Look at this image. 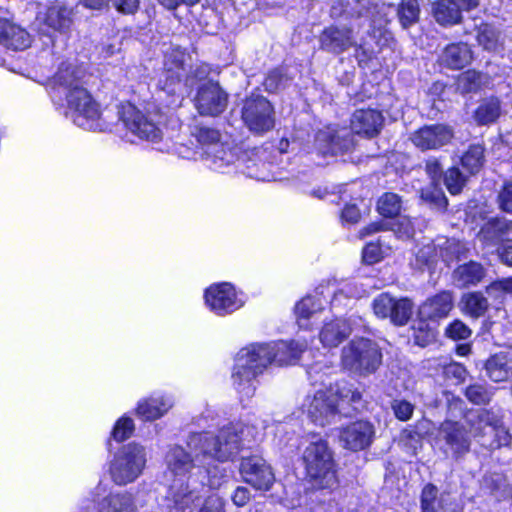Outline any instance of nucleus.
I'll use <instances>...</instances> for the list:
<instances>
[{
  "label": "nucleus",
  "mask_w": 512,
  "mask_h": 512,
  "mask_svg": "<svg viewBox=\"0 0 512 512\" xmlns=\"http://www.w3.org/2000/svg\"><path fill=\"white\" fill-rule=\"evenodd\" d=\"M472 334L471 329L460 320H454L445 329V335L452 340H466Z\"/></svg>",
  "instance_id": "603ef678"
},
{
  "label": "nucleus",
  "mask_w": 512,
  "mask_h": 512,
  "mask_svg": "<svg viewBox=\"0 0 512 512\" xmlns=\"http://www.w3.org/2000/svg\"><path fill=\"white\" fill-rule=\"evenodd\" d=\"M466 398L476 405L488 404L493 396V392L485 384L474 383L465 389Z\"/></svg>",
  "instance_id": "a18cd8bd"
},
{
  "label": "nucleus",
  "mask_w": 512,
  "mask_h": 512,
  "mask_svg": "<svg viewBox=\"0 0 512 512\" xmlns=\"http://www.w3.org/2000/svg\"><path fill=\"white\" fill-rule=\"evenodd\" d=\"M341 363L344 369L362 376L374 373L382 363V352L374 341L354 338L342 348Z\"/></svg>",
  "instance_id": "0eeeda50"
},
{
  "label": "nucleus",
  "mask_w": 512,
  "mask_h": 512,
  "mask_svg": "<svg viewBox=\"0 0 512 512\" xmlns=\"http://www.w3.org/2000/svg\"><path fill=\"white\" fill-rule=\"evenodd\" d=\"M444 182L448 191L451 194L456 195L462 191V188L466 182V178L460 172L459 168L452 167L446 171L444 175Z\"/></svg>",
  "instance_id": "09e8293b"
},
{
  "label": "nucleus",
  "mask_w": 512,
  "mask_h": 512,
  "mask_svg": "<svg viewBox=\"0 0 512 512\" xmlns=\"http://www.w3.org/2000/svg\"><path fill=\"white\" fill-rule=\"evenodd\" d=\"M497 203L501 211L512 215V181L503 184L498 192Z\"/></svg>",
  "instance_id": "6e6d98bb"
},
{
  "label": "nucleus",
  "mask_w": 512,
  "mask_h": 512,
  "mask_svg": "<svg viewBox=\"0 0 512 512\" xmlns=\"http://www.w3.org/2000/svg\"><path fill=\"white\" fill-rule=\"evenodd\" d=\"M450 504L448 493H439L433 484H427L421 493V512H446Z\"/></svg>",
  "instance_id": "72a5a7b5"
},
{
  "label": "nucleus",
  "mask_w": 512,
  "mask_h": 512,
  "mask_svg": "<svg viewBox=\"0 0 512 512\" xmlns=\"http://www.w3.org/2000/svg\"><path fill=\"white\" fill-rule=\"evenodd\" d=\"M432 14L436 22L443 26H451L461 22L462 10L452 0H438L432 6Z\"/></svg>",
  "instance_id": "f704fd0d"
},
{
  "label": "nucleus",
  "mask_w": 512,
  "mask_h": 512,
  "mask_svg": "<svg viewBox=\"0 0 512 512\" xmlns=\"http://www.w3.org/2000/svg\"><path fill=\"white\" fill-rule=\"evenodd\" d=\"M488 307V299L480 292H471L462 296L461 310L464 314L472 318L477 319L484 316Z\"/></svg>",
  "instance_id": "58836bf2"
},
{
  "label": "nucleus",
  "mask_w": 512,
  "mask_h": 512,
  "mask_svg": "<svg viewBox=\"0 0 512 512\" xmlns=\"http://www.w3.org/2000/svg\"><path fill=\"white\" fill-rule=\"evenodd\" d=\"M402 208V200L395 193L383 194L377 202V210L384 217L397 216Z\"/></svg>",
  "instance_id": "37998d69"
},
{
  "label": "nucleus",
  "mask_w": 512,
  "mask_h": 512,
  "mask_svg": "<svg viewBox=\"0 0 512 512\" xmlns=\"http://www.w3.org/2000/svg\"><path fill=\"white\" fill-rule=\"evenodd\" d=\"M122 14H135L140 5L139 0H109V4Z\"/></svg>",
  "instance_id": "bf43d9fd"
},
{
  "label": "nucleus",
  "mask_w": 512,
  "mask_h": 512,
  "mask_svg": "<svg viewBox=\"0 0 512 512\" xmlns=\"http://www.w3.org/2000/svg\"><path fill=\"white\" fill-rule=\"evenodd\" d=\"M362 257L366 264H374L379 262L382 258L380 246L375 243L367 244L363 249Z\"/></svg>",
  "instance_id": "680f3d73"
},
{
  "label": "nucleus",
  "mask_w": 512,
  "mask_h": 512,
  "mask_svg": "<svg viewBox=\"0 0 512 512\" xmlns=\"http://www.w3.org/2000/svg\"><path fill=\"white\" fill-rule=\"evenodd\" d=\"M146 464L145 448L136 443L122 447L110 465L112 480L117 485L134 482L142 473Z\"/></svg>",
  "instance_id": "6e6552de"
},
{
  "label": "nucleus",
  "mask_w": 512,
  "mask_h": 512,
  "mask_svg": "<svg viewBox=\"0 0 512 512\" xmlns=\"http://www.w3.org/2000/svg\"><path fill=\"white\" fill-rule=\"evenodd\" d=\"M465 422L445 420L441 423L438 434L446 445L445 452L451 453L453 458H460L469 452L471 446L470 430Z\"/></svg>",
  "instance_id": "4468645a"
},
{
  "label": "nucleus",
  "mask_w": 512,
  "mask_h": 512,
  "mask_svg": "<svg viewBox=\"0 0 512 512\" xmlns=\"http://www.w3.org/2000/svg\"><path fill=\"white\" fill-rule=\"evenodd\" d=\"M465 423L471 435L487 449H498L511 442V436L501 419L492 411L485 409L471 410L465 415Z\"/></svg>",
  "instance_id": "39448f33"
},
{
  "label": "nucleus",
  "mask_w": 512,
  "mask_h": 512,
  "mask_svg": "<svg viewBox=\"0 0 512 512\" xmlns=\"http://www.w3.org/2000/svg\"><path fill=\"white\" fill-rule=\"evenodd\" d=\"M338 395L342 401L351 404L354 410H360L363 407L362 393L357 389L344 386L338 390Z\"/></svg>",
  "instance_id": "5fc2aeb1"
},
{
  "label": "nucleus",
  "mask_w": 512,
  "mask_h": 512,
  "mask_svg": "<svg viewBox=\"0 0 512 512\" xmlns=\"http://www.w3.org/2000/svg\"><path fill=\"white\" fill-rule=\"evenodd\" d=\"M351 333V324L345 319L336 318L324 323L319 332V339L324 347L333 348L341 344Z\"/></svg>",
  "instance_id": "cd10ccee"
},
{
  "label": "nucleus",
  "mask_w": 512,
  "mask_h": 512,
  "mask_svg": "<svg viewBox=\"0 0 512 512\" xmlns=\"http://www.w3.org/2000/svg\"><path fill=\"white\" fill-rule=\"evenodd\" d=\"M167 469L176 476H182L190 472L196 465L205 466L201 464L196 458V454L190 450L186 452L181 446L171 447L165 457Z\"/></svg>",
  "instance_id": "a878e982"
},
{
  "label": "nucleus",
  "mask_w": 512,
  "mask_h": 512,
  "mask_svg": "<svg viewBox=\"0 0 512 512\" xmlns=\"http://www.w3.org/2000/svg\"><path fill=\"white\" fill-rule=\"evenodd\" d=\"M321 49L339 55L357 45L353 30L346 26H330L323 30L319 38Z\"/></svg>",
  "instance_id": "aec40b11"
},
{
  "label": "nucleus",
  "mask_w": 512,
  "mask_h": 512,
  "mask_svg": "<svg viewBox=\"0 0 512 512\" xmlns=\"http://www.w3.org/2000/svg\"><path fill=\"white\" fill-rule=\"evenodd\" d=\"M394 233L403 239H408L414 236L415 230L410 219L403 218L394 224Z\"/></svg>",
  "instance_id": "052dcab7"
},
{
  "label": "nucleus",
  "mask_w": 512,
  "mask_h": 512,
  "mask_svg": "<svg viewBox=\"0 0 512 512\" xmlns=\"http://www.w3.org/2000/svg\"><path fill=\"white\" fill-rule=\"evenodd\" d=\"M486 375L493 382H503L512 376V355L500 352L490 356L485 362Z\"/></svg>",
  "instance_id": "2f4dec72"
},
{
  "label": "nucleus",
  "mask_w": 512,
  "mask_h": 512,
  "mask_svg": "<svg viewBox=\"0 0 512 512\" xmlns=\"http://www.w3.org/2000/svg\"><path fill=\"white\" fill-rule=\"evenodd\" d=\"M323 309V301L317 296H306L295 306L297 323L300 328H310V318Z\"/></svg>",
  "instance_id": "c9c22d12"
},
{
  "label": "nucleus",
  "mask_w": 512,
  "mask_h": 512,
  "mask_svg": "<svg viewBox=\"0 0 512 512\" xmlns=\"http://www.w3.org/2000/svg\"><path fill=\"white\" fill-rule=\"evenodd\" d=\"M485 148L481 144H472L461 158L462 167L471 175L480 172L485 163Z\"/></svg>",
  "instance_id": "ea45409f"
},
{
  "label": "nucleus",
  "mask_w": 512,
  "mask_h": 512,
  "mask_svg": "<svg viewBox=\"0 0 512 512\" xmlns=\"http://www.w3.org/2000/svg\"><path fill=\"white\" fill-rule=\"evenodd\" d=\"M419 12L420 9L417 0H402L398 9V17L401 25L407 28L417 22Z\"/></svg>",
  "instance_id": "c03bdc74"
},
{
  "label": "nucleus",
  "mask_w": 512,
  "mask_h": 512,
  "mask_svg": "<svg viewBox=\"0 0 512 512\" xmlns=\"http://www.w3.org/2000/svg\"><path fill=\"white\" fill-rule=\"evenodd\" d=\"M302 460L307 476L319 489H332L337 486V476L332 450L320 438L311 441L304 449Z\"/></svg>",
  "instance_id": "20e7f679"
},
{
  "label": "nucleus",
  "mask_w": 512,
  "mask_h": 512,
  "mask_svg": "<svg viewBox=\"0 0 512 512\" xmlns=\"http://www.w3.org/2000/svg\"><path fill=\"white\" fill-rule=\"evenodd\" d=\"M192 135L205 147L206 161L211 169L225 172L226 168L234 164L236 155L221 142V134L218 130L207 126H196Z\"/></svg>",
  "instance_id": "1a4fd4ad"
},
{
  "label": "nucleus",
  "mask_w": 512,
  "mask_h": 512,
  "mask_svg": "<svg viewBox=\"0 0 512 512\" xmlns=\"http://www.w3.org/2000/svg\"><path fill=\"white\" fill-rule=\"evenodd\" d=\"M454 306V299L450 292L442 291L423 302L418 315L422 321L437 322L446 318Z\"/></svg>",
  "instance_id": "412c9836"
},
{
  "label": "nucleus",
  "mask_w": 512,
  "mask_h": 512,
  "mask_svg": "<svg viewBox=\"0 0 512 512\" xmlns=\"http://www.w3.org/2000/svg\"><path fill=\"white\" fill-rule=\"evenodd\" d=\"M483 276V267L473 261L459 266L453 273L454 281L460 287L475 285L482 280Z\"/></svg>",
  "instance_id": "e433bc0d"
},
{
  "label": "nucleus",
  "mask_w": 512,
  "mask_h": 512,
  "mask_svg": "<svg viewBox=\"0 0 512 512\" xmlns=\"http://www.w3.org/2000/svg\"><path fill=\"white\" fill-rule=\"evenodd\" d=\"M512 222L505 217L489 219L480 229L478 238L487 245H495L509 233Z\"/></svg>",
  "instance_id": "473e14b6"
},
{
  "label": "nucleus",
  "mask_w": 512,
  "mask_h": 512,
  "mask_svg": "<svg viewBox=\"0 0 512 512\" xmlns=\"http://www.w3.org/2000/svg\"><path fill=\"white\" fill-rule=\"evenodd\" d=\"M361 217L360 210L355 204H347L341 213V219L343 222L349 224H355Z\"/></svg>",
  "instance_id": "0e129e2a"
},
{
  "label": "nucleus",
  "mask_w": 512,
  "mask_h": 512,
  "mask_svg": "<svg viewBox=\"0 0 512 512\" xmlns=\"http://www.w3.org/2000/svg\"><path fill=\"white\" fill-rule=\"evenodd\" d=\"M38 21L47 28L58 32H66L73 23V9L64 3L55 2L39 13Z\"/></svg>",
  "instance_id": "4be33fe9"
},
{
  "label": "nucleus",
  "mask_w": 512,
  "mask_h": 512,
  "mask_svg": "<svg viewBox=\"0 0 512 512\" xmlns=\"http://www.w3.org/2000/svg\"><path fill=\"white\" fill-rule=\"evenodd\" d=\"M306 345L296 341L254 343L242 348L235 357L232 381L235 389L250 397L253 395L255 378L271 364H294Z\"/></svg>",
  "instance_id": "f257e3e1"
},
{
  "label": "nucleus",
  "mask_w": 512,
  "mask_h": 512,
  "mask_svg": "<svg viewBox=\"0 0 512 512\" xmlns=\"http://www.w3.org/2000/svg\"><path fill=\"white\" fill-rule=\"evenodd\" d=\"M118 115L125 128L139 139L156 142L163 136L166 115L158 108L143 114L131 103H123Z\"/></svg>",
  "instance_id": "423d86ee"
},
{
  "label": "nucleus",
  "mask_w": 512,
  "mask_h": 512,
  "mask_svg": "<svg viewBox=\"0 0 512 512\" xmlns=\"http://www.w3.org/2000/svg\"><path fill=\"white\" fill-rule=\"evenodd\" d=\"M316 144L324 155H337L350 148L351 139L348 137V133L345 130L339 132L327 128L317 133Z\"/></svg>",
  "instance_id": "b1692460"
},
{
  "label": "nucleus",
  "mask_w": 512,
  "mask_h": 512,
  "mask_svg": "<svg viewBox=\"0 0 512 512\" xmlns=\"http://www.w3.org/2000/svg\"><path fill=\"white\" fill-rule=\"evenodd\" d=\"M478 43L486 50L493 51L498 44V34L490 25H482L477 35Z\"/></svg>",
  "instance_id": "8fccbe9b"
},
{
  "label": "nucleus",
  "mask_w": 512,
  "mask_h": 512,
  "mask_svg": "<svg viewBox=\"0 0 512 512\" xmlns=\"http://www.w3.org/2000/svg\"><path fill=\"white\" fill-rule=\"evenodd\" d=\"M364 293V289L359 287L356 283H345L341 288L334 292L331 304L333 307L344 304V300L360 298Z\"/></svg>",
  "instance_id": "49530a36"
},
{
  "label": "nucleus",
  "mask_w": 512,
  "mask_h": 512,
  "mask_svg": "<svg viewBox=\"0 0 512 512\" xmlns=\"http://www.w3.org/2000/svg\"><path fill=\"white\" fill-rule=\"evenodd\" d=\"M473 52L466 43H452L447 45L439 55V64L452 70L463 69L471 63Z\"/></svg>",
  "instance_id": "393cba45"
},
{
  "label": "nucleus",
  "mask_w": 512,
  "mask_h": 512,
  "mask_svg": "<svg viewBox=\"0 0 512 512\" xmlns=\"http://www.w3.org/2000/svg\"><path fill=\"white\" fill-rule=\"evenodd\" d=\"M254 426L241 423L221 428L217 434L211 432L193 433L188 437L187 446L196 454L201 464L211 460L225 462L233 460L246 445L258 436Z\"/></svg>",
  "instance_id": "7ed1b4c3"
},
{
  "label": "nucleus",
  "mask_w": 512,
  "mask_h": 512,
  "mask_svg": "<svg viewBox=\"0 0 512 512\" xmlns=\"http://www.w3.org/2000/svg\"><path fill=\"white\" fill-rule=\"evenodd\" d=\"M200 512H223V504L216 495L209 496Z\"/></svg>",
  "instance_id": "774afa93"
},
{
  "label": "nucleus",
  "mask_w": 512,
  "mask_h": 512,
  "mask_svg": "<svg viewBox=\"0 0 512 512\" xmlns=\"http://www.w3.org/2000/svg\"><path fill=\"white\" fill-rule=\"evenodd\" d=\"M241 118L254 134L262 135L275 126L274 109L271 103L261 95L246 98L241 110Z\"/></svg>",
  "instance_id": "9d476101"
},
{
  "label": "nucleus",
  "mask_w": 512,
  "mask_h": 512,
  "mask_svg": "<svg viewBox=\"0 0 512 512\" xmlns=\"http://www.w3.org/2000/svg\"><path fill=\"white\" fill-rule=\"evenodd\" d=\"M372 308L377 317L389 318L395 325L403 326L412 315L413 303L408 298L395 299L382 293L373 300Z\"/></svg>",
  "instance_id": "ddd939ff"
},
{
  "label": "nucleus",
  "mask_w": 512,
  "mask_h": 512,
  "mask_svg": "<svg viewBox=\"0 0 512 512\" xmlns=\"http://www.w3.org/2000/svg\"><path fill=\"white\" fill-rule=\"evenodd\" d=\"M384 118L376 109L356 110L351 118V129L354 133L373 137L377 135L383 125Z\"/></svg>",
  "instance_id": "5701e85b"
},
{
  "label": "nucleus",
  "mask_w": 512,
  "mask_h": 512,
  "mask_svg": "<svg viewBox=\"0 0 512 512\" xmlns=\"http://www.w3.org/2000/svg\"><path fill=\"white\" fill-rule=\"evenodd\" d=\"M82 71L72 64H62L52 80L51 96L67 102L66 115L78 127L104 131L108 123L102 118L98 103L82 86Z\"/></svg>",
  "instance_id": "f03ea898"
},
{
  "label": "nucleus",
  "mask_w": 512,
  "mask_h": 512,
  "mask_svg": "<svg viewBox=\"0 0 512 512\" xmlns=\"http://www.w3.org/2000/svg\"><path fill=\"white\" fill-rule=\"evenodd\" d=\"M0 43L11 50H24L31 44L29 33L22 27L0 19Z\"/></svg>",
  "instance_id": "bb28decb"
},
{
  "label": "nucleus",
  "mask_w": 512,
  "mask_h": 512,
  "mask_svg": "<svg viewBox=\"0 0 512 512\" xmlns=\"http://www.w3.org/2000/svg\"><path fill=\"white\" fill-rule=\"evenodd\" d=\"M288 82L287 76L282 72L281 69L272 70L264 81L265 89L268 92H276L284 87Z\"/></svg>",
  "instance_id": "864d4df0"
},
{
  "label": "nucleus",
  "mask_w": 512,
  "mask_h": 512,
  "mask_svg": "<svg viewBox=\"0 0 512 512\" xmlns=\"http://www.w3.org/2000/svg\"><path fill=\"white\" fill-rule=\"evenodd\" d=\"M375 437L374 425L365 420H358L341 428L339 440L344 448L359 451L371 445Z\"/></svg>",
  "instance_id": "a211bd4d"
},
{
  "label": "nucleus",
  "mask_w": 512,
  "mask_h": 512,
  "mask_svg": "<svg viewBox=\"0 0 512 512\" xmlns=\"http://www.w3.org/2000/svg\"><path fill=\"white\" fill-rule=\"evenodd\" d=\"M199 499L200 493L196 487L191 488L189 483L175 480L169 488L164 507L167 512H184Z\"/></svg>",
  "instance_id": "6ab92c4d"
},
{
  "label": "nucleus",
  "mask_w": 512,
  "mask_h": 512,
  "mask_svg": "<svg viewBox=\"0 0 512 512\" xmlns=\"http://www.w3.org/2000/svg\"><path fill=\"white\" fill-rule=\"evenodd\" d=\"M205 304L219 316L231 314L244 305V299L230 283L213 284L205 290Z\"/></svg>",
  "instance_id": "9b49d317"
},
{
  "label": "nucleus",
  "mask_w": 512,
  "mask_h": 512,
  "mask_svg": "<svg viewBox=\"0 0 512 512\" xmlns=\"http://www.w3.org/2000/svg\"><path fill=\"white\" fill-rule=\"evenodd\" d=\"M172 406L173 400L171 397L162 394H153L138 403L136 412L141 419L153 421L166 414Z\"/></svg>",
  "instance_id": "c85d7f7f"
},
{
  "label": "nucleus",
  "mask_w": 512,
  "mask_h": 512,
  "mask_svg": "<svg viewBox=\"0 0 512 512\" xmlns=\"http://www.w3.org/2000/svg\"><path fill=\"white\" fill-rule=\"evenodd\" d=\"M134 431V423L131 418L122 417L120 418L111 433V436L118 442H122L129 438Z\"/></svg>",
  "instance_id": "3c124183"
},
{
  "label": "nucleus",
  "mask_w": 512,
  "mask_h": 512,
  "mask_svg": "<svg viewBox=\"0 0 512 512\" xmlns=\"http://www.w3.org/2000/svg\"><path fill=\"white\" fill-rule=\"evenodd\" d=\"M436 256V251L433 245H425L421 249L418 250L416 254V258L419 262L422 264H430L433 262L434 258Z\"/></svg>",
  "instance_id": "69168bd1"
},
{
  "label": "nucleus",
  "mask_w": 512,
  "mask_h": 512,
  "mask_svg": "<svg viewBox=\"0 0 512 512\" xmlns=\"http://www.w3.org/2000/svg\"><path fill=\"white\" fill-rule=\"evenodd\" d=\"M480 494L500 501L511 496V488L506 477L500 473H486L480 481Z\"/></svg>",
  "instance_id": "7c9ffc66"
},
{
  "label": "nucleus",
  "mask_w": 512,
  "mask_h": 512,
  "mask_svg": "<svg viewBox=\"0 0 512 512\" xmlns=\"http://www.w3.org/2000/svg\"><path fill=\"white\" fill-rule=\"evenodd\" d=\"M353 14L357 17H367V19L376 23L381 17V7L374 0H358Z\"/></svg>",
  "instance_id": "de8ad7c7"
},
{
  "label": "nucleus",
  "mask_w": 512,
  "mask_h": 512,
  "mask_svg": "<svg viewBox=\"0 0 512 512\" xmlns=\"http://www.w3.org/2000/svg\"><path fill=\"white\" fill-rule=\"evenodd\" d=\"M454 137L453 129L445 124L424 125L414 131L410 140L421 151L438 150L449 144Z\"/></svg>",
  "instance_id": "dca6fc26"
},
{
  "label": "nucleus",
  "mask_w": 512,
  "mask_h": 512,
  "mask_svg": "<svg viewBox=\"0 0 512 512\" xmlns=\"http://www.w3.org/2000/svg\"><path fill=\"white\" fill-rule=\"evenodd\" d=\"M312 422L319 426H325L335 418L337 405L335 398L325 391H317L314 395H308L302 404Z\"/></svg>",
  "instance_id": "f3484780"
},
{
  "label": "nucleus",
  "mask_w": 512,
  "mask_h": 512,
  "mask_svg": "<svg viewBox=\"0 0 512 512\" xmlns=\"http://www.w3.org/2000/svg\"><path fill=\"white\" fill-rule=\"evenodd\" d=\"M228 105V94L217 82L208 81L202 84L195 97V107L201 115L218 116Z\"/></svg>",
  "instance_id": "2eb2a0df"
},
{
  "label": "nucleus",
  "mask_w": 512,
  "mask_h": 512,
  "mask_svg": "<svg viewBox=\"0 0 512 512\" xmlns=\"http://www.w3.org/2000/svg\"><path fill=\"white\" fill-rule=\"evenodd\" d=\"M251 499L250 490L244 486H237L231 495V500L237 507L245 506Z\"/></svg>",
  "instance_id": "e2e57ef3"
},
{
  "label": "nucleus",
  "mask_w": 512,
  "mask_h": 512,
  "mask_svg": "<svg viewBox=\"0 0 512 512\" xmlns=\"http://www.w3.org/2000/svg\"><path fill=\"white\" fill-rule=\"evenodd\" d=\"M501 113L500 101L497 98L485 99L474 113L475 121L480 125L494 122Z\"/></svg>",
  "instance_id": "a19ab883"
},
{
  "label": "nucleus",
  "mask_w": 512,
  "mask_h": 512,
  "mask_svg": "<svg viewBox=\"0 0 512 512\" xmlns=\"http://www.w3.org/2000/svg\"><path fill=\"white\" fill-rule=\"evenodd\" d=\"M485 75L475 70H467L457 78V90L462 94L478 91L485 79Z\"/></svg>",
  "instance_id": "79ce46f5"
},
{
  "label": "nucleus",
  "mask_w": 512,
  "mask_h": 512,
  "mask_svg": "<svg viewBox=\"0 0 512 512\" xmlns=\"http://www.w3.org/2000/svg\"><path fill=\"white\" fill-rule=\"evenodd\" d=\"M160 5L168 10H176L180 6L193 7L201 0H157Z\"/></svg>",
  "instance_id": "338daca9"
},
{
  "label": "nucleus",
  "mask_w": 512,
  "mask_h": 512,
  "mask_svg": "<svg viewBox=\"0 0 512 512\" xmlns=\"http://www.w3.org/2000/svg\"><path fill=\"white\" fill-rule=\"evenodd\" d=\"M240 475L243 481L260 491H269L275 482L271 466L259 456L242 458Z\"/></svg>",
  "instance_id": "f8f14e48"
},
{
  "label": "nucleus",
  "mask_w": 512,
  "mask_h": 512,
  "mask_svg": "<svg viewBox=\"0 0 512 512\" xmlns=\"http://www.w3.org/2000/svg\"><path fill=\"white\" fill-rule=\"evenodd\" d=\"M391 408L396 418L400 421L409 420L414 411V406L410 402L402 399L393 400L391 403Z\"/></svg>",
  "instance_id": "4d7b16f0"
},
{
  "label": "nucleus",
  "mask_w": 512,
  "mask_h": 512,
  "mask_svg": "<svg viewBox=\"0 0 512 512\" xmlns=\"http://www.w3.org/2000/svg\"><path fill=\"white\" fill-rule=\"evenodd\" d=\"M98 512H137V507L132 494L122 493L105 498Z\"/></svg>",
  "instance_id": "4c0bfd02"
},
{
  "label": "nucleus",
  "mask_w": 512,
  "mask_h": 512,
  "mask_svg": "<svg viewBox=\"0 0 512 512\" xmlns=\"http://www.w3.org/2000/svg\"><path fill=\"white\" fill-rule=\"evenodd\" d=\"M421 197L423 200L433 203L438 208H446L447 200L442 190L438 188H427L422 190Z\"/></svg>",
  "instance_id": "13d9d810"
},
{
  "label": "nucleus",
  "mask_w": 512,
  "mask_h": 512,
  "mask_svg": "<svg viewBox=\"0 0 512 512\" xmlns=\"http://www.w3.org/2000/svg\"><path fill=\"white\" fill-rule=\"evenodd\" d=\"M185 53L182 50L175 49L165 56L164 77L165 82L163 89L174 92V86L179 84L185 75Z\"/></svg>",
  "instance_id": "c756f323"
}]
</instances>
